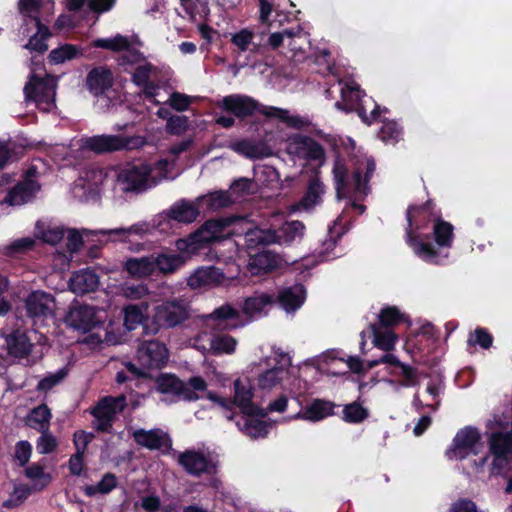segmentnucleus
I'll return each instance as SVG.
<instances>
[{"label": "nucleus", "mask_w": 512, "mask_h": 512, "mask_svg": "<svg viewBox=\"0 0 512 512\" xmlns=\"http://www.w3.org/2000/svg\"><path fill=\"white\" fill-rule=\"evenodd\" d=\"M190 317L188 307L177 300L165 301L156 305L153 309V315L150 325L144 326L145 334H157L162 328H174Z\"/></svg>", "instance_id": "nucleus-3"}, {"label": "nucleus", "mask_w": 512, "mask_h": 512, "mask_svg": "<svg viewBox=\"0 0 512 512\" xmlns=\"http://www.w3.org/2000/svg\"><path fill=\"white\" fill-rule=\"evenodd\" d=\"M306 290L302 284L287 287L279 292L276 301L287 311H295L305 301Z\"/></svg>", "instance_id": "nucleus-28"}, {"label": "nucleus", "mask_w": 512, "mask_h": 512, "mask_svg": "<svg viewBox=\"0 0 512 512\" xmlns=\"http://www.w3.org/2000/svg\"><path fill=\"white\" fill-rule=\"evenodd\" d=\"M152 169L147 164L133 165L119 174L126 192H143L148 188Z\"/></svg>", "instance_id": "nucleus-19"}, {"label": "nucleus", "mask_w": 512, "mask_h": 512, "mask_svg": "<svg viewBox=\"0 0 512 512\" xmlns=\"http://www.w3.org/2000/svg\"><path fill=\"white\" fill-rule=\"evenodd\" d=\"M225 278L221 269L215 266L200 268L189 278V285L192 288L204 286H216L223 282Z\"/></svg>", "instance_id": "nucleus-31"}, {"label": "nucleus", "mask_w": 512, "mask_h": 512, "mask_svg": "<svg viewBox=\"0 0 512 512\" xmlns=\"http://www.w3.org/2000/svg\"><path fill=\"white\" fill-rule=\"evenodd\" d=\"M81 55L82 51L76 45L66 43L53 49L49 53L48 59L51 64H62L67 60L78 58Z\"/></svg>", "instance_id": "nucleus-44"}, {"label": "nucleus", "mask_w": 512, "mask_h": 512, "mask_svg": "<svg viewBox=\"0 0 512 512\" xmlns=\"http://www.w3.org/2000/svg\"><path fill=\"white\" fill-rule=\"evenodd\" d=\"M480 439L481 435L477 428L466 426L456 433L445 455L449 460H463L470 453L477 454L475 447Z\"/></svg>", "instance_id": "nucleus-11"}, {"label": "nucleus", "mask_w": 512, "mask_h": 512, "mask_svg": "<svg viewBox=\"0 0 512 512\" xmlns=\"http://www.w3.org/2000/svg\"><path fill=\"white\" fill-rule=\"evenodd\" d=\"M24 303L26 314L33 319L34 323L54 316L55 297L49 292L43 290L32 291L26 297Z\"/></svg>", "instance_id": "nucleus-12"}, {"label": "nucleus", "mask_w": 512, "mask_h": 512, "mask_svg": "<svg viewBox=\"0 0 512 512\" xmlns=\"http://www.w3.org/2000/svg\"><path fill=\"white\" fill-rule=\"evenodd\" d=\"M454 226L441 218H436L432 235L423 234L410 240V248L422 261L432 265H442L449 257V249L454 242Z\"/></svg>", "instance_id": "nucleus-2"}, {"label": "nucleus", "mask_w": 512, "mask_h": 512, "mask_svg": "<svg viewBox=\"0 0 512 512\" xmlns=\"http://www.w3.org/2000/svg\"><path fill=\"white\" fill-rule=\"evenodd\" d=\"M490 451L495 458H505L512 453V433L496 432L490 438Z\"/></svg>", "instance_id": "nucleus-41"}, {"label": "nucleus", "mask_w": 512, "mask_h": 512, "mask_svg": "<svg viewBox=\"0 0 512 512\" xmlns=\"http://www.w3.org/2000/svg\"><path fill=\"white\" fill-rule=\"evenodd\" d=\"M318 174L319 173H315V176L309 180L306 192L299 202L304 209L313 208L321 201V195L324 193V185L320 181Z\"/></svg>", "instance_id": "nucleus-40"}, {"label": "nucleus", "mask_w": 512, "mask_h": 512, "mask_svg": "<svg viewBox=\"0 0 512 512\" xmlns=\"http://www.w3.org/2000/svg\"><path fill=\"white\" fill-rule=\"evenodd\" d=\"M253 37L254 34L251 31L247 29H242L232 36L231 42L236 47H238L240 51L244 52L249 48V45L251 44Z\"/></svg>", "instance_id": "nucleus-62"}, {"label": "nucleus", "mask_w": 512, "mask_h": 512, "mask_svg": "<svg viewBox=\"0 0 512 512\" xmlns=\"http://www.w3.org/2000/svg\"><path fill=\"white\" fill-rule=\"evenodd\" d=\"M271 424L262 419L249 417L244 423V432L251 438H265L269 434Z\"/></svg>", "instance_id": "nucleus-50"}, {"label": "nucleus", "mask_w": 512, "mask_h": 512, "mask_svg": "<svg viewBox=\"0 0 512 512\" xmlns=\"http://www.w3.org/2000/svg\"><path fill=\"white\" fill-rule=\"evenodd\" d=\"M127 407L126 396H104L91 409L90 414H99L101 418L114 424L116 416Z\"/></svg>", "instance_id": "nucleus-22"}, {"label": "nucleus", "mask_w": 512, "mask_h": 512, "mask_svg": "<svg viewBox=\"0 0 512 512\" xmlns=\"http://www.w3.org/2000/svg\"><path fill=\"white\" fill-rule=\"evenodd\" d=\"M287 374L282 366H275L260 373L257 377V385L262 390H271L279 385Z\"/></svg>", "instance_id": "nucleus-42"}, {"label": "nucleus", "mask_w": 512, "mask_h": 512, "mask_svg": "<svg viewBox=\"0 0 512 512\" xmlns=\"http://www.w3.org/2000/svg\"><path fill=\"white\" fill-rule=\"evenodd\" d=\"M123 269L130 277L138 279L147 278L156 273L153 255L128 258Z\"/></svg>", "instance_id": "nucleus-27"}, {"label": "nucleus", "mask_w": 512, "mask_h": 512, "mask_svg": "<svg viewBox=\"0 0 512 512\" xmlns=\"http://www.w3.org/2000/svg\"><path fill=\"white\" fill-rule=\"evenodd\" d=\"M218 107L234 117L244 120L256 113L267 117V113H269L268 110L271 106H265L247 95L232 94L223 97V99L218 102Z\"/></svg>", "instance_id": "nucleus-7"}, {"label": "nucleus", "mask_w": 512, "mask_h": 512, "mask_svg": "<svg viewBox=\"0 0 512 512\" xmlns=\"http://www.w3.org/2000/svg\"><path fill=\"white\" fill-rule=\"evenodd\" d=\"M344 102H353L354 108L363 123L370 126L380 117V105L371 97H367L358 85L346 86L342 90Z\"/></svg>", "instance_id": "nucleus-8"}, {"label": "nucleus", "mask_w": 512, "mask_h": 512, "mask_svg": "<svg viewBox=\"0 0 512 512\" xmlns=\"http://www.w3.org/2000/svg\"><path fill=\"white\" fill-rule=\"evenodd\" d=\"M51 410L46 404L34 407L26 418V425L38 432L49 431Z\"/></svg>", "instance_id": "nucleus-33"}, {"label": "nucleus", "mask_w": 512, "mask_h": 512, "mask_svg": "<svg viewBox=\"0 0 512 512\" xmlns=\"http://www.w3.org/2000/svg\"><path fill=\"white\" fill-rule=\"evenodd\" d=\"M275 302L276 297L273 294H257L245 299L243 312L250 316L261 314L267 307H271Z\"/></svg>", "instance_id": "nucleus-39"}, {"label": "nucleus", "mask_w": 512, "mask_h": 512, "mask_svg": "<svg viewBox=\"0 0 512 512\" xmlns=\"http://www.w3.org/2000/svg\"><path fill=\"white\" fill-rule=\"evenodd\" d=\"M132 139L121 135H96L87 137L83 147L95 154H106L128 149Z\"/></svg>", "instance_id": "nucleus-16"}, {"label": "nucleus", "mask_w": 512, "mask_h": 512, "mask_svg": "<svg viewBox=\"0 0 512 512\" xmlns=\"http://www.w3.org/2000/svg\"><path fill=\"white\" fill-rule=\"evenodd\" d=\"M35 244V240L31 237H23L5 246L4 254L9 257H15L32 250Z\"/></svg>", "instance_id": "nucleus-54"}, {"label": "nucleus", "mask_w": 512, "mask_h": 512, "mask_svg": "<svg viewBox=\"0 0 512 512\" xmlns=\"http://www.w3.org/2000/svg\"><path fill=\"white\" fill-rule=\"evenodd\" d=\"M449 512H478L476 504L470 499H459L454 502Z\"/></svg>", "instance_id": "nucleus-64"}, {"label": "nucleus", "mask_w": 512, "mask_h": 512, "mask_svg": "<svg viewBox=\"0 0 512 512\" xmlns=\"http://www.w3.org/2000/svg\"><path fill=\"white\" fill-rule=\"evenodd\" d=\"M209 318L218 326L227 321L231 322L229 328H237L241 325L240 311L229 303H225L214 309V311L209 315Z\"/></svg>", "instance_id": "nucleus-35"}, {"label": "nucleus", "mask_w": 512, "mask_h": 512, "mask_svg": "<svg viewBox=\"0 0 512 512\" xmlns=\"http://www.w3.org/2000/svg\"><path fill=\"white\" fill-rule=\"evenodd\" d=\"M188 129V117L173 115L166 122V132L170 135L179 136Z\"/></svg>", "instance_id": "nucleus-56"}, {"label": "nucleus", "mask_w": 512, "mask_h": 512, "mask_svg": "<svg viewBox=\"0 0 512 512\" xmlns=\"http://www.w3.org/2000/svg\"><path fill=\"white\" fill-rule=\"evenodd\" d=\"M397 375L402 377L401 385L404 387L416 386L419 384L418 370L408 364L402 363Z\"/></svg>", "instance_id": "nucleus-55"}, {"label": "nucleus", "mask_w": 512, "mask_h": 512, "mask_svg": "<svg viewBox=\"0 0 512 512\" xmlns=\"http://www.w3.org/2000/svg\"><path fill=\"white\" fill-rule=\"evenodd\" d=\"M290 140V149H293V153L301 159L315 163V173H319L327 159L324 147L309 135L294 134Z\"/></svg>", "instance_id": "nucleus-9"}, {"label": "nucleus", "mask_w": 512, "mask_h": 512, "mask_svg": "<svg viewBox=\"0 0 512 512\" xmlns=\"http://www.w3.org/2000/svg\"><path fill=\"white\" fill-rule=\"evenodd\" d=\"M51 91L49 82L35 73L30 75L23 89L26 101L37 103L48 102Z\"/></svg>", "instance_id": "nucleus-25"}, {"label": "nucleus", "mask_w": 512, "mask_h": 512, "mask_svg": "<svg viewBox=\"0 0 512 512\" xmlns=\"http://www.w3.org/2000/svg\"><path fill=\"white\" fill-rule=\"evenodd\" d=\"M32 445L28 441H19L15 446V459L20 466H25L31 457Z\"/></svg>", "instance_id": "nucleus-61"}, {"label": "nucleus", "mask_w": 512, "mask_h": 512, "mask_svg": "<svg viewBox=\"0 0 512 512\" xmlns=\"http://www.w3.org/2000/svg\"><path fill=\"white\" fill-rule=\"evenodd\" d=\"M237 341L230 335H217L211 339L210 349L215 355L231 354L234 352Z\"/></svg>", "instance_id": "nucleus-51"}, {"label": "nucleus", "mask_w": 512, "mask_h": 512, "mask_svg": "<svg viewBox=\"0 0 512 512\" xmlns=\"http://www.w3.org/2000/svg\"><path fill=\"white\" fill-rule=\"evenodd\" d=\"M200 206L196 203L181 199L175 202L167 211V217L178 223L194 222L200 214Z\"/></svg>", "instance_id": "nucleus-26"}, {"label": "nucleus", "mask_w": 512, "mask_h": 512, "mask_svg": "<svg viewBox=\"0 0 512 512\" xmlns=\"http://www.w3.org/2000/svg\"><path fill=\"white\" fill-rule=\"evenodd\" d=\"M41 185L36 180H22L12 187L4 199L10 206H19L31 202L40 191Z\"/></svg>", "instance_id": "nucleus-21"}, {"label": "nucleus", "mask_w": 512, "mask_h": 512, "mask_svg": "<svg viewBox=\"0 0 512 512\" xmlns=\"http://www.w3.org/2000/svg\"><path fill=\"white\" fill-rule=\"evenodd\" d=\"M138 360L142 366L148 369H160L169 359V351L163 342L158 340H145L137 350Z\"/></svg>", "instance_id": "nucleus-14"}, {"label": "nucleus", "mask_w": 512, "mask_h": 512, "mask_svg": "<svg viewBox=\"0 0 512 512\" xmlns=\"http://www.w3.org/2000/svg\"><path fill=\"white\" fill-rule=\"evenodd\" d=\"M433 200L429 199L421 205H410L406 210L407 227L405 230L406 242L410 246V240L422 236L420 231L427 228L429 223L434 224L436 218H441L440 210L435 209Z\"/></svg>", "instance_id": "nucleus-5"}, {"label": "nucleus", "mask_w": 512, "mask_h": 512, "mask_svg": "<svg viewBox=\"0 0 512 512\" xmlns=\"http://www.w3.org/2000/svg\"><path fill=\"white\" fill-rule=\"evenodd\" d=\"M226 147L249 159H262L270 155L269 148L265 143L251 139L230 141Z\"/></svg>", "instance_id": "nucleus-24"}, {"label": "nucleus", "mask_w": 512, "mask_h": 512, "mask_svg": "<svg viewBox=\"0 0 512 512\" xmlns=\"http://www.w3.org/2000/svg\"><path fill=\"white\" fill-rule=\"evenodd\" d=\"M156 389L161 394L172 395L188 402L197 401L199 396L175 374L161 373L157 376Z\"/></svg>", "instance_id": "nucleus-17"}, {"label": "nucleus", "mask_w": 512, "mask_h": 512, "mask_svg": "<svg viewBox=\"0 0 512 512\" xmlns=\"http://www.w3.org/2000/svg\"><path fill=\"white\" fill-rule=\"evenodd\" d=\"M25 476L29 478L34 486L42 490L51 482V475L44 472V467L39 463H32L25 469Z\"/></svg>", "instance_id": "nucleus-49"}, {"label": "nucleus", "mask_w": 512, "mask_h": 512, "mask_svg": "<svg viewBox=\"0 0 512 512\" xmlns=\"http://www.w3.org/2000/svg\"><path fill=\"white\" fill-rule=\"evenodd\" d=\"M132 437L137 445L148 450L166 452L172 448L171 437L160 428L150 430L139 428L133 431Z\"/></svg>", "instance_id": "nucleus-18"}, {"label": "nucleus", "mask_w": 512, "mask_h": 512, "mask_svg": "<svg viewBox=\"0 0 512 512\" xmlns=\"http://www.w3.org/2000/svg\"><path fill=\"white\" fill-rule=\"evenodd\" d=\"M369 417V410L360 402L354 401L344 406L343 420L351 424H359Z\"/></svg>", "instance_id": "nucleus-48"}, {"label": "nucleus", "mask_w": 512, "mask_h": 512, "mask_svg": "<svg viewBox=\"0 0 512 512\" xmlns=\"http://www.w3.org/2000/svg\"><path fill=\"white\" fill-rule=\"evenodd\" d=\"M6 345L8 354L20 359L27 357L33 347L27 334L18 329L12 331L6 337Z\"/></svg>", "instance_id": "nucleus-30"}, {"label": "nucleus", "mask_w": 512, "mask_h": 512, "mask_svg": "<svg viewBox=\"0 0 512 512\" xmlns=\"http://www.w3.org/2000/svg\"><path fill=\"white\" fill-rule=\"evenodd\" d=\"M148 308L149 304L142 301L138 304H130L124 307V326L127 330H135L139 325L143 327L150 325L148 323Z\"/></svg>", "instance_id": "nucleus-29"}, {"label": "nucleus", "mask_w": 512, "mask_h": 512, "mask_svg": "<svg viewBox=\"0 0 512 512\" xmlns=\"http://www.w3.org/2000/svg\"><path fill=\"white\" fill-rule=\"evenodd\" d=\"M268 111L267 118L279 119L281 122L295 129H301L308 123L307 120L299 115H289L286 109L271 106Z\"/></svg>", "instance_id": "nucleus-46"}, {"label": "nucleus", "mask_w": 512, "mask_h": 512, "mask_svg": "<svg viewBox=\"0 0 512 512\" xmlns=\"http://www.w3.org/2000/svg\"><path fill=\"white\" fill-rule=\"evenodd\" d=\"M65 321L68 326L83 333L90 332L103 323L98 319L95 308L85 304L71 307Z\"/></svg>", "instance_id": "nucleus-15"}, {"label": "nucleus", "mask_w": 512, "mask_h": 512, "mask_svg": "<svg viewBox=\"0 0 512 512\" xmlns=\"http://www.w3.org/2000/svg\"><path fill=\"white\" fill-rule=\"evenodd\" d=\"M402 127L394 120H384L378 137L385 143H395L401 138Z\"/></svg>", "instance_id": "nucleus-52"}, {"label": "nucleus", "mask_w": 512, "mask_h": 512, "mask_svg": "<svg viewBox=\"0 0 512 512\" xmlns=\"http://www.w3.org/2000/svg\"><path fill=\"white\" fill-rule=\"evenodd\" d=\"M208 244L209 239L206 238L199 229L186 238L178 239L176 241V248L180 252L179 254L191 256L199 253L202 249L206 248Z\"/></svg>", "instance_id": "nucleus-32"}, {"label": "nucleus", "mask_w": 512, "mask_h": 512, "mask_svg": "<svg viewBox=\"0 0 512 512\" xmlns=\"http://www.w3.org/2000/svg\"><path fill=\"white\" fill-rule=\"evenodd\" d=\"M41 436L37 440V451L40 454L52 453L57 448V439L47 432H40Z\"/></svg>", "instance_id": "nucleus-58"}, {"label": "nucleus", "mask_w": 512, "mask_h": 512, "mask_svg": "<svg viewBox=\"0 0 512 512\" xmlns=\"http://www.w3.org/2000/svg\"><path fill=\"white\" fill-rule=\"evenodd\" d=\"M325 140L335 152L332 175L337 197L352 198L357 194L366 196L370 191L368 183L376 170L375 160L371 157L365 159L363 176V163L357 160L349 167L338 150V140L330 135Z\"/></svg>", "instance_id": "nucleus-1"}, {"label": "nucleus", "mask_w": 512, "mask_h": 512, "mask_svg": "<svg viewBox=\"0 0 512 512\" xmlns=\"http://www.w3.org/2000/svg\"><path fill=\"white\" fill-rule=\"evenodd\" d=\"M168 104L172 109L178 112H183L189 108L191 99L188 95L182 94L180 92H173L169 97Z\"/></svg>", "instance_id": "nucleus-60"}, {"label": "nucleus", "mask_w": 512, "mask_h": 512, "mask_svg": "<svg viewBox=\"0 0 512 512\" xmlns=\"http://www.w3.org/2000/svg\"><path fill=\"white\" fill-rule=\"evenodd\" d=\"M67 375L68 370L66 368H61L55 373H49L38 382L36 390L38 392H48L60 384L67 377Z\"/></svg>", "instance_id": "nucleus-53"}, {"label": "nucleus", "mask_w": 512, "mask_h": 512, "mask_svg": "<svg viewBox=\"0 0 512 512\" xmlns=\"http://www.w3.org/2000/svg\"><path fill=\"white\" fill-rule=\"evenodd\" d=\"M94 434L84 430H78L73 435V444L75 452L85 454L89 443L93 440Z\"/></svg>", "instance_id": "nucleus-59"}, {"label": "nucleus", "mask_w": 512, "mask_h": 512, "mask_svg": "<svg viewBox=\"0 0 512 512\" xmlns=\"http://www.w3.org/2000/svg\"><path fill=\"white\" fill-rule=\"evenodd\" d=\"M253 396V388L248 380L238 378L234 381L232 408L239 407L240 411L248 417H266V411L252 401Z\"/></svg>", "instance_id": "nucleus-13"}, {"label": "nucleus", "mask_w": 512, "mask_h": 512, "mask_svg": "<svg viewBox=\"0 0 512 512\" xmlns=\"http://www.w3.org/2000/svg\"><path fill=\"white\" fill-rule=\"evenodd\" d=\"M305 225L299 220L286 221L278 229H262L254 227L247 231V239L251 244L269 243L290 245L304 235Z\"/></svg>", "instance_id": "nucleus-4"}, {"label": "nucleus", "mask_w": 512, "mask_h": 512, "mask_svg": "<svg viewBox=\"0 0 512 512\" xmlns=\"http://www.w3.org/2000/svg\"><path fill=\"white\" fill-rule=\"evenodd\" d=\"M197 204L206 211H217L232 204L230 195L226 191H214L197 198Z\"/></svg>", "instance_id": "nucleus-34"}, {"label": "nucleus", "mask_w": 512, "mask_h": 512, "mask_svg": "<svg viewBox=\"0 0 512 512\" xmlns=\"http://www.w3.org/2000/svg\"><path fill=\"white\" fill-rule=\"evenodd\" d=\"M114 83V76L107 66L93 67L86 75L85 86L95 97L104 95Z\"/></svg>", "instance_id": "nucleus-20"}, {"label": "nucleus", "mask_w": 512, "mask_h": 512, "mask_svg": "<svg viewBox=\"0 0 512 512\" xmlns=\"http://www.w3.org/2000/svg\"><path fill=\"white\" fill-rule=\"evenodd\" d=\"M246 251L249 256L248 270L254 276L267 275L280 266L281 258L275 252L266 249L269 243L251 244L244 235Z\"/></svg>", "instance_id": "nucleus-6"}, {"label": "nucleus", "mask_w": 512, "mask_h": 512, "mask_svg": "<svg viewBox=\"0 0 512 512\" xmlns=\"http://www.w3.org/2000/svg\"><path fill=\"white\" fill-rule=\"evenodd\" d=\"M335 403L324 399H313L304 411H299L291 419H302L317 422L334 414Z\"/></svg>", "instance_id": "nucleus-23"}, {"label": "nucleus", "mask_w": 512, "mask_h": 512, "mask_svg": "<svg viewBox=\"0 0 512 512\" xmlns=\"http://www.w3.org/2000/svg\"><path fill=\"white\" fill-rule=\"evenodd\" d=\"M153 261L155 272L170 274L184 265L186 259L181 254L160 253L156 256L153 255Z\"/></svg>", "instance_id": "nucleus-36"}, {"label": "nucleus", "mask_w": 512, "mask_h": 512, "mask_svg": "<svg viewBox=\"0 0 512 512\" xmlns=\"http://www.w3.org/2000/svg\"><path fill=\"white\" fill-rule=\"evenodd\" d=\"M71 281L74 290L80 293L94 292L99 286V276L89 268L77 272Z\"/></svg>", "instance_id": "nucleus-37"}, {"label": "nucleus", "mask_w": 512, "mask_h": 512, "mask_svg": "<svg viewBox=\"0 0 512 512\" xmlns=\"http://www.w3.org/2000/svg\"><path fill=\"white\" fill-rule=\"evenodd\" d=\"M117 486V477L115 474L108 472L104 474L102 479L96 485H86L83 489L84 494L93 497L96 494H108Z\"/></svg>", "instance_id": "nucleus-45"}, {"label": "nucleus", "mask_w": 512, "mask_h": 512, "mask_svg": "<svg viewBox=\"0 0 512 512\" xmlns=\"http://www.w3.org/2000/svg\"><path fill=\"white\" fill-rule=\"evenodd\" d=\"M369 328L373 336V344L375 347L386 352L394 349L398 340V336L395 332L388 328H386L385 331H382V327L378 326L376 323L370 324Z\"/></svg>", "instance_id": "nucleus-38"}, {"label": "nucleus", "mask_w": 512, "mask_h": 512, "mask_svg": "<svg viewBox=\"0 0 512 512\" xmlns=\"http://www.w3.org/2000/svg\"><path fill=\"white\" fill-rule=\"evenodd\" d=\"M493 343V336L485 328L477 327L474 334L470 335L468 344L475 346L479 345L483 349H489Z\"/></svg>", "instance_id": "nucleus-57"}, {"label": "nucleus", "mask_w": 512, "mask_h": 512, "mask_svg": "<svg viewBox=\"0 0 512 512\" xmlns=\"http://www.w3.org/2000/svg\"><path fill=\"white\" fill-rule=\"evenodd\" d=\"M178 464L190 476L215 475L218 472V461L206 456L200 450H185L178 455Z\"/></svg>", "instance_id": "nucleus-10"}, {"label": "nucleus", "mask_w": 512, "mask_h": 512, "mask_svg": "<svg viewBox=\"0 0 512 512\" xmlns=\"http://www.w3.org/2000/svg\"><path fill=\"white\" fill-rule=\"evenodd\" d=\"M83 245L84 241L82 234L76 229L69 230L66 244L68 251L71 253H77Z\"/></svg>", "instance_id": "nucleus-63"}, {"label": "nucleus", "mask_w": 512, "mask_h": 512, "mask_svg": "<svg viewBox=\"0 0 512 512\" xmlns=\"http://www.w3.org/2000/svg\"><path fill=\"white\" fill-rule=\"evenodd\" d=\"M378 318V326L388 329L406 321V316L396 306L382 308Z\"/></svg>", "instance_id": "nucleus-47"}, {"label": "nucleus", "mask_w": 512, "mask_h": 512, "mask_svg": "<svg viewBox=\"0 0 512 512\" xmlns=\"http://www.w3.org/2000/svg\"><path fill=\"white\" fill-rule=\"evenodd\" d=\"M232 224L230 218L209 219L201 226L200 231L209 239V243L223 237L225 229Z\"/></svg>", "instance_id": "nucleus-43"}]
</instances>
